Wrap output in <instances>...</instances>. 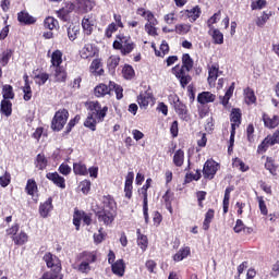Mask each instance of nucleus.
Here are the masks:
<instances>
[{
	"instance_id": "nucleus-1",
	"label": "nucleus",
	"mask_w": 279,
	"mask_h": 279,
	"mask_svg": "<svg viewBox=\"0 0 279 279\" xmlns=\"http://www.w3.org/2000/svg\"><path fill=\"white\" fill-rule=\"evenodd\" d=\"M108 113V107H101L98 101L89 102V112L84 122L85 128L95 132L97 130V123H101L104 119H106V114Z\"/></svg>"
},
{
	"instance_id": "nucleus-2",
	"label": "nucleus",
	"mask_w": 279,
	"mask_h": 279,
	"mask_svg": "<svg viewBox=\"0 0 279 279\" xmlns=\"http://www.w3.org/2000/svg\"><path fill=\"white\" fill-rule=\"evenodd\" d=\"M96 217H98L99 223H104L105 226H110L114 221V217H117V203H114L112 197H102V206L96 213Z\"/></svg>"
},
{
	"instance_id": "nucleus-3",
	"label": "nucleus",
	"mask_w": 279,
	"mask_h": 279,
	"mask_svg": "<svg viewBox=\"0 0 279 279\" xmlns=\"http://www.w3.org/2000/svg\"><path fill=\"white\" fill-rule=\"evenodd\" d=\"M182 63L183 65L180 69L174 66L172 71H174L175 77L179 78L182 88H186V86L191 84V80H193L191 75H189L191 69H193V59H191L189 53L183 54Z\"/></svg>"
},
{
	"instance_id": "nucleus-4",
	"label": "nucleus",
	"mask_w": 279,
	"mask_h": 279,
	"mask_svg": "<svg viewBox=\"0 0 279 279\" xmlns=\"http://www.w3.org/2000/svg\"><path fill=\"white\" fill-rule=\"evenodd\" d=\"M136 45L132 41L130 36L118 35L117 40L113 41V49L121 50L122 56H128L134 51Z\"/></svg>"
},
{
	"instance_id": "nucleus-5",
	"label": "nucleus",
	"mask_w": 279,
	"mask_h": 279,
	"mask_svg": "<svg viewBox=\"0 0 279 279\" xmlns=\"http://www.w3.org/2000/svg\"><path fill=\"white\" fill-rule=\"evenodd\" d=\"M66 121H69V111L66 109L59 110L54 113L51 122V129L54 132H60L63 130L64 125H66Z\"/></svg>"
},
{
	"instance_id": "nucleus-6",
	"label": "nucleus",
	"mask_w": 279,
	"mask_h": 279,
	"mask_svg": "<svg viewBox=\"0 0 279 279\" xmlns=\"http://www.w3.org/2000/svg\"><path fill=\"white\" fill-rule=\"evenodd\" d=\"M172 106L177 112V114L183 120L189 121V109L184 102L180 101L178 96H172Z\"/></svg>"
},
{
	"instance_id": "nucleus-7",
	"label": "nucleus",
	"mask_w": 279,
	"mask_h": 279,
	"mask_svg": "<svg viewBox=\"0 0 279 279\" xmlns=\"http://www.w3.org/2000/svg\"><path fill=\"white\" fill-rule=\"evenodd\" d=\"M217 171H219V163H217L215 160H207L205 162L203 168L204 178H207L208 180H213Z\"/></svg>"
},
{
	"instance_id": "nucleus-8",
	"label": "nucleus",
	"mask_w": 279,
	"mask_h": 279,
	"mask_svg": "<svg viewBox=\"0 0 279 279\" xmlns=\"http://www.w3.org/2000/svg\"><path fill=\"white\" fill-rule=\"evenodd\" d=\"M96 24H97V19L93 14L86 15L82 20V27H83L84 33L87 36H90L93 34V29H95Z\"/></svg>"
},
{
	"instance_id": "nucleus-9",
	"label": "nucleus",
	"mask_w": 279,
	"mask_h": 279,
	"mask_svg": "<svg viewBox=\"0 0 279 279\" xmlns=\"http://www.w3.org/2000/svg\"><path fill=\"white\" fill-rule=\"evenodd\" d=\"M44 260L49 268H53L52 271H62V264L60 259L51 253H47L44 256Z\"/></svg>"
},
{
	"instance_id": "nucleus-10",
	"label": "nucleus",
	"mask_w": 279,
	"mask_h": 279,
	"mask_svg": "<svg viewBox=\"0 0 279 279\" xmlns=\"http://www.w3.org/2000/svg\"><path fill=\"white\" fill-rule=\"evenodd\" d=\"M150 182H151V179H147L146 184L143 186V191H144L143 213H144L145 223H149V206L147 202V189H149Z\"/></svg>"
},
{
	"instance_id": "nucleus-11",
	"label": "nucleus",
	"mask_w": 279,
	"mask_h": 279,
	"mask_svg": "<svg viewBox=\"0 0 279 279\" xmlns=\"http://www.w3.org/2000/svg\"><path fill=\"white\" fill-rule=\"evenodd\" d=\"M47 180H50V182H53L56 186H59V189H66V183L63 177H61L58 172H49L46 174Z\"/></svg>"
},
{
	"instance_id": "nucleus-12",
	"label": "nucleus",
	"mask_w": 279,
	"mask_h": 279,
	"mask_svg": "<svg viewBox=\"0 0 279 279\" xmlns=\"http://www.w3.org/2000/svg\"><path fill=\"white\" fill-rule=\"evenodd\" d=\"M215 99H217V96L210 92H203L197 96V101L198 104H202V106H206V104H213Z\"/></svg>"
},
{
	"instance_id": "nucleus-13",
	"label": "nucleus",
	"mask_w": 279,
	"mask_h": 279,
	"mask_svg": "<svg viewBox=\"0 0 279 279\" xmlns=\"http://www.w3.org/2000/svg\"><path fill=\"white\" fill-rule=\"evenodd\" d=\"M95 1L92 0H77L76 7L83 13L90 12L95 8Z\"/></svg>"
},
{
	"instance_id": "nucleus-14",
	"label": "nucleus",
	"mask_w": 279,
	"mask_h": 279,
	"mask_svg": "<svg viewBox=\"0 0 279 279\" xmlns=\"http://www.w3.org/2000/svg\"><path fill=\"white\" fill-rule=\"evenodd\" d=\"M111 93H112V87L110 86V83H109V86L106 84H100L96 86L94 89V95L96 97H106V95H110Z\"/></svg>"
},
{
	"instance_id": "nucleus-15",
	"label": "nucleus",
	"mask_w": 279,
	"mask_h": 279,
	"mask_svg": "<svg viewBox=\"0 0 279 279\" xmlns=\"http://www.w3.org/2000/svg\"><path fill=\"white\" fill-rule=\"evenodd\" d=\"M112 274L119 276L120 278L125 275V264L123 259H118L116 263L111 265Z\"/></svg>"
},
{
	"instance_id": "nucleus-16",
	"label": "nucleus",
	"mask_w": 279,
	"mask_h": 279,
	"mask_svg": "<svg viewBox=\"0 0 279 279\" xmlns=\"http://www.w3.org/2000/svg\"><path fill=\"white\" fill-rule=\"evenodd\" d=\"M153 96L150 93L144 92L141 93L140 96L137 97V102L140 105V108H144L146 110L147 106L151 104Z\"/></svg>"
},
{
	"instance_id": "nucleus-17",
	"label": "nucleus",
	"mask_w": 279,
	"mask_h": 279,
	"mask_svg": "<svg viewBox=\"0 0 279 279\" xmlns=\"http://www.w3.org/2000/svg\"><path fill=\"white\" fill-rule=\"evenodd\" d=\"M134 182V172H129L125 179L124 193L128 199L132 198V184Z\"/></svg>"
},
{
	"instance_id": "nucleus-18",
	"label": "nucleus",
	"mask_w": 279,
	"mask_h": 279,
	"mask_svg": "<svg viewBox=\"0 0 279 279\" xmlns=\"http://www.w3.org/2000/svg\"><path fill=\"white\" fill-rule=\"evenodd\" d=\"M17 21L24 25H34L36 17L29 15V13L22 11L17 14Z\"/></svg>"
},
{
	"instance_id": "nucleus-19",
	"label": "nucleus",
	"mask_w": 279,
	"mask_h": 279,
	"mask_svg": "<svg viewBox=\"0 0 279 279\" xmlns=\"http://www.w3.org/2000/svg\"><path fill=\"white\" fill-rule=\"evenodd\" d=\"M263 121H264L265 128H269L270 130H272L274 128H278V125H279L278 116H274L272 118H269V116L264 113Z\"/></svg>"
},
{
	"instance_id": "nucleus-20",
	"label": "nucleus",
	"mask_w": 279,
	"mask_h": 279,
	"mask_svg": "<svg viewBox=\"0 0 279 279\" xmlns=\"http://www.w3.org/2000/svg\"><path fill=\"white\" fill-rule=\"evenodd\" d=\"M214 40V45H223V33L217 28H210L208 32Z\"/></svg>"
},
{
	"instance_id": "nucleus-21",
	"label": "nucleus",
	"mask_w": 279,
	"mask_h": 279,
	"mask_svg": "<svg viewBox=\"0 0 279 279\" xmlns=\"http://www.w3.org/2000/svg\"><path fill=\"white\" fill-rule=\"evenodd\" d=\"M241 125V110L233 109L231 112V130H236Z\"/></svg>"
},
{
	"instance_id": "nucleus-22",
	"label": "nucleus",
	"mask_w": 279,
	"mask_h": 279,
	"mask_svg": "<svg viewBox=\"0 0 279 279\" xmlns=\"http://www.w3.org/2000/svg\"><path fill=\"white\" fill-rule=\"evenodd\" d=\"M52 199L48 198L44 204L39 207V214L41 217L47 218L49 213H51L53 206L51 205Z\"/></svg>"
},
{
	"instance_id": "nucleus-23",
	"label": "nucleus",
	"mask_w": 279,
	"mask_h": 279,
	"mask_svg": "<svg viewBox=\"0 0 279 279\" xmlns=\"http://www.w3.org/2000/svg\"><path fill=\"white\" fill-rule=\"evenodd\" d=\"M232 95H234V83L229 86L223 97L220 96V104H222L225 108L228 107Z\"/></svg>"
},
{
	"instance_id": "nucleus-24",
	"label": "nucleus",
	"mask_w": 279,
	"mask_h": 279,
	"mask_svg": "<svg viewBox=\"0 0 279 279\" xmlns=\"http://www.w3.org/2000/svg\"><path fill=\"white\" fill-rule=\"evenodd\" d=\"M191 255V247L185 246L178 251V253L173 256V260L180 263V260H184Z\"/></svg>"
},
{
	"instance_id": "nucleus-25",
	"label": "nucleus",
	"mask_w": 279,
	"mask_h": 279,
	"mask_svg": "<svg viewBox=\"0 0 279 279\" xmlns=\"http://www.w3.org/2000/svg\"><path fill=\"white\" fill-rule=\"evenodd\" d=\"M12 239L15 245H25V243L29 241V236L27 235V233H25V231H21L20 233L12 236Z\"/></svg>"
},
{
	"instance_id": "nucleus-26",
	"label": "nucleus",
	"mask_w": 279,
	"mask_h": 279,
	"mask_svg": "<svg viewBox=\"0 0 279 279\" xmlns=\"http://www.w3.org/2000/svg\"><path fill=\"white\" fill-rule=\"evenodd\" d=\"M95 56V47L92 44H86L81 50V58L87 60V58H93Z\"/></svg>"
},
{
	"instance_id": "nucleus-27",
	"label": "nucleus",
	"mask_w": 279,
	"mask_h": 279,
	"mask_svg": "<svg viewBox=\"0 0 279 279\" xmlns=\"http://www.w3.org/2000/svg\"><path fill=\"white\" fill-rule=\"evenodd\" d=\"M119 62H121V58L119 56H111L107 60V66L110 73H114L117 68L119 66Z\"/></svg>"
},
{
	"instance_id": "nucleus-28",
	"label": "nucleus",
	"mask_w": 279,
	"mask_h": 279,
	"mask_svg": "<svg viewBox=\"0 0 279 279\" xmlns=\"http://www.w3.org/2000/svg\"><path fill=\"white\" fill-rule=\"evenodd\" d=\"M44 27L46 29H50V32H53V29H58V27H60V24L53 16H48L44 21Z\"/></svg>"
},
{
	"instance_id": "nucleus-29",
	"label": "nucleus",
	"mask_w": 279,
	"mask_h": 279,
	"mask_svg": "<svg viewBox=\"0 0 279 279\" xmlns=\"http://www.w3.org/2000/svg\"><path fill=\"white\" fill-rule=\"evenodd\" d=\"M54 82H66V70L62 66L54 68Z\"/></svg>"
},
{
	"instance_id": "nucleus-30",
	"label": "nucleus",
	"mask_w": 279,
	"mask_h": 279,
	"mask_svg": "<svg viewBox=\"0 0 279 279\" xmlns=\"http://www.w3.org/2000/svg\"><path fill=\"white\" fill-rule=\"evenodd\" d=\"M0 112L4 117H10L12 114V101L3 99L0 105Z\"/></svg>"
},
{
	"instance_id": "nucleus-31",
	"label": "nucleus",
	"mask_w": 279,
	"mask_h": 279,
	"mask_svg": "<svg viewBox=\"0 0 279 279\" xmlns=\"http://www.w3.org/2000/svg\"><path fill=\"white\" fill-rule=\"evenodd\" d=\"M48 162L49 161L47 160V157H45V155L38 154L36 157L35 167L40 171H44V169H47Z\"/></svg>"
},
{
	"instance_id": "nucleus-32",
	"label": "nucleus",
	"mask_w": 279,
	"mask_h": 279,
	"mask_svg": "<svg viewBox=\"0 0 279 279\" xmlns=\"http://www.w3.org/2000/svg\"><path fill=\"white\" fill-rule=\"evenodd\" d=\"M157 25H158V21L156 20L155 16H153V22L147 21V23L145 25V29L149 36H157V33H156Z\"/></svg>"
},
{
	"instance_id": "nucleus-33",
	"label": "nucleus",
	"mask_w": 279,
	"mask_h": 279,
	"mask_svg": "<svg viewBox=\"0 0 279 279\" xmlns=\"http://www.w3.org/2000/svg\"><path fill=\"white\" fill-rule=\"evenodd\" d=\"M73 171L75 175H88V169L86 168V165L82 162L74 163Z\"/></svg>"
},
{
	"instance_id": "nucleus-34",
	"label": "nucleus",
	"mask_w": 279,
	"mask_h": 279,
	"mask_svg": "<svg viewBox=\"0 0 279 279\" xmlns=\"http://www.w3.org/2000/svg\"><path fill=\"white\" fill-rule=\"evenodd\" d=\"M51 64L53 69L62 64V51L56 50L51 56Z\"/></svg>"
},
{
	"instance_id": "nucleus-35",
	"label": "nucleus",
	"mask_w": 279,
	"mask_h": 279,
	"mask_svg": "<svg viewBox=\"0 0 279 279\" xmlns=\"http://www.w3.org/2000/svg\"><path fill=\"white\" fill-rule=\"evenodd\" d=\"M137 245L138 247H141L142 252H145V250H147V245H148V240H147V235H143L141 234V229L137 230Z\"/></svg>"
},
{
	"instance_id": "nucleus-36",
	"label": "nucleus",
	"mask_w": 279,
	"mask_h": 279,
	"mask_svg": "<svg viewBox=\"0 0 279 279\" xmlns=\"http://www.w3.org/2000/svg\"><path fill=\"white\" fill-rule=\"evenodd\" d=\"M213 219H215V210L208 209L205 215V220L203 222V230H208L210 228Z\"/></svg>"
},
{
	"instance_id": "nucleus-37",
	"label": "nucleus",
	"mask_w": 279,
	"mask_h": 279,
	"mask_svg": "<svg viewBox=\"0 0 279 279\" xmlns=\"http://www.w3.org/2000/svg\"><path fill=\"white\" fill-rule=\"evenodd\" d=\"M25 86L22 88L24 93V101H29L32 99V86H29L28 76H24Z\"/></svg>"
},
{
	"instance_id": "nucleus-38",
	"label": "nucleus",
	"mask_w": 279,
	"mask_h": 279,
	"mask_svg": "<svg viewBox=\"0 0 279 279\" xmlns=\"http://www.w3.org/2000/svg\"><path fill=\"white\" fill-rule=\"evenodd\" d=\"M173 163L175 167H182L184 165V150L179 149L174 153Z\"/></svg>"
},
{
	"instance_id": "nucleus-39",
	"label": "nucleus",
	"mask_w": 279,
	"mask_h": 279,
	"mask_svg": "<svg viewBox=\"0 0 279 279\" xmlns=\"http://www.w3.org/2000/svg\"><path fill=\"white\" fill-rule=\"evenodd\" d=\"M78 35H80V26L70 25L68 28L69 40H71V41L76 40Z\"/></svg>"
},
{
	"instance_id": "nucleus-40",
	"label": "nucleus",
	"mask_w": 279,
	"mask_h": 279,
	"mask_svg": "<svg viewBox=\"0 0 279 279\" xmlns=\"http://www.w3.org/2000/svg\"><path fill=\"white\" fill-rule=\"evenodd\" d=\"M25 191L28 195H34L36 191H38V185L36 184V180L34 179H28L26 183Z\"/></svg>"
},
{
	"instance_id": "nucleus-41",
	"label": "nucleus",
	"mask_w": 279,
	"mask_h": 279,
	"mask_svg": "<svg viewBox=\"0 0 279 279\" xmlns=\"http://www.w3.org/2000/svg\"><path fill=\"white\" fill-rule=\"evenodd\" d=\"M92 73H96L97 75H104V69H101V61L95 59L90 64Z\"/></svg>"
},
{
	"instance_id": "nucleus-42",
	"label": "nucleus",
	"mask_w": 279,
	"mask_h": 279,
	"mask_svg": "<svg viewBox=\"0 0 279 279\" xmlns=\"http://www.w3.org/2000/svg\"><path fill=\"white\" fill-rule=\"evenodd\" d=\"M2 97L3 99L8 100L9 99H14V89L12 88L11 85H4L2 88Z\"/></svg>"
},
{
	"instance_id": "nucleus-43",
	"label": "nucleus",
	"mask_w": 279,
	"mask_h": 279,
	"mask_svg": "<svg viewBox=\"0 0 279 279\" xmlns=\"http://www.w3.org/2000/svg\"><path fill=\"white\" fill-rule=\"evenodd\" d=\"M10 58H12V49H7L0 54V64L2 66H8V62H10Z\"/></svg>"
},
{
	"instance_id": "nucleus-44",
	"label": "nucleus",
	"mask_w": 279,
	"mask_h": 279,
	"mask_svg": "<svg viewBox=\"0 0 279 279\" xmlns=\"http://www.w3.org/2000/svg\"><path fill=\"white\" fill-rule=\"evenodd\" d=\"M39 279H62V274H60V270H49Z\"/></svg>"
},
{
	"instance_id": "nucleus-45",
	"label": "nucleus",
	"mask_w": 279,
	"mask_h": 279,
	"mask_svg": "<svg viewBox=\"0 0 279 279\" xmlns=\"http://www.w3.org/2000/svg\"><path fill=\"white\" fill-rule=\"evenodd\" d=\"M272 144L269 141V137L267 136L257 147V154H265L269 147H271Z\"/></svg>"
},
{
	"instance_id": "nucleus-46",
	"label": "nucleus",
	"mask_w": 279,
	"mask_h": 279,
	"mask_svg": "<svg viewBox=\"0 0 279 279\" xmlns=\"http://www.w3.org/2000/svg\"><path fill=\"white\" fill-rule=\"evenodd\" d=\"M218 73H219V68H217L216 65H211L208 70V82L209 84H213V82H216L217 77H218Z\"/></svg>"
},
{
	"instance_id": "nucleus-47",
	"label": "nucleus",
	"mask_w": 279,
	"mask_h": 279,
	"mask_svg": "<svg viewBox=\"0 0 279 279\" xmlns=\"http://www.w3.org/2000/svg\"><path fill=\"white\" fill-rule=\"evenodd\" d=\"M244 95L246 104H256V95H254V90H252L250 87L244 89Z\"/></svg>"
},
{
	"instance_id": "nucleus-48",
	"label": "nucleus",
	"mask_w": 279,
	"mask_h": 279,
	"mask_svg": "<svg viewBox=\"0 0 279 279\" xmlns=\"http://www.w3.org/2000/svg\"><path fill=\"white\" fill-rule=\"evenodd\" d=\"M155 53L159 58H165V56H167V53H169V44H167V41H162L160 45V51L155 50Z\"/></svg>"
},
{
	"instance_id": "nucleus-49",
	"label": "nucleus",
	"mask_w": 279,
	"mask_h": 279,
	"mask_svg": "<svg viewBox=\"0 0 279 279\" xmlns=\"http://www.w3.org/2000/svg\"><path fill=\"white\" fill-rule=\"evenodd\" d=\"M111 93L114 90L117 99H123V87L116 85L113 82H110Z\"/></svg>"
},
{
	"instance_id": "nucleus-50",
	"label": "nucleus",
	"mask_w": 279,
	"mask_h": 279,
	"mask_svg": "<svg viewBox=\"0 0 279 279\" xmlns=\"http://www.w3.org/2000/svg\"><path fill=\"white\" fill-rule=\"evenodd\" d=\"M137 14L140 16H144L146 21H150V23H154V13H151V11H146L145 9H138Z\"/></svg>"
},
{
	"instance_id": "nucleus-51",
	"label": "nucleus",
	"mask_w": 279,
	"mask_h": 279,
	"mask_svg": "<svg viewBox=\"0 0 279 279\" xmlns=\"http://www.w3.org/2000/svg\"><path fill=\"white\" fill-rule=\"evenodd\" d=\"M122 73L125 80H132L134 77V68L132 65H124Z\"/></svg>"
},
{
	"instance_id": "nucleus-52",
	"label": "nucleus",
	"mask_w": 279,
	"mask_h": 279,
	"mask_svg": "<svg viewBox=\"0 0 279 279\" xmlns=\"http://www.w3.org/2000/svg\"><path fill=\"white\" fill-rule=\"evenodd\" d=\"M175 32L177 34H189V32H191V25L189 24H178L175 26Z\"/></svg>"
},
{
	"instance_id": "nucleus-53",
	"label": "nucleus",
	"mask_w": 279,
	"mask_h": 279,
	"mask_svg": "<svg viewBox=\"0 0 279 279\" xmlns=\"http://www.w3.org/2000/svg\"><path fill=\"white\" fill-rule=\"evenodd\" d=\"M219 19H221V11H218L217 13H215V14L207 21V25H208L209 29H215V27H213V25H215V23H217V21H219Z\"/></svg>"
},
{
	"instance_id": "nucleus-54",
	"label": "nucleus",
	"mask_w": 279,
	"mask_h": 279,
	"mask_svg": "<svg viewBox=\"0 0 279 279\" xmlns=\"http://www.w3.org/2000/svg\"><path fill=\"white\" fill-rule=\"evenodd\" d=\"M268 21H269V14L264 12L263 15L257 19L256 26L265 27V23H267Z\"/></svg>"
},
{
	"instance_id": "nucleus-55",
	"label": "nucleus",
	"mask_w": 279,
	"mask_h": 279,
	"mask_svg": "<svg viewBox=\"0 0 279 279\" xmlns=\"http://www.w3.org/2000/svg\"><path fill=\"white\" fill-rule=\"evenodd\" d=\"M36 83L39 84V86H43L44 84L47 83V80H49V74L47 73H41L35 76Z\"/></svg>"
},
{
	"instance_id": "nucleus-56",
	"label": "nucleus",
	"mask_w": 279,
	"mask_h": 279,
	"mask_svg": "<svg viewBox=\"0 0 279 279\" xmlns=\"http://www.w3.org/2000/svg\"><path fill=\"white\" fill-rule=\"evenodd\" d=\"M199 14H202V11H199V9L195 7L194 9L189 11V19H191V21H197V19H199Z\"/></svg>"
},
{
	"instance_id": "nucleus-57",
	"label": "nucleus",
	"mask_w": 279,
	"mask_h": 279,
	"mask_svg": "<svg viewBox=\"0 0 279 279\" xmlns=\"http://www.w3.org/2000/svg\"><path fill=\"white\" fill-rule=\"evenodd\" d=\"M78 271H81V274H88V271H90V264L86 260H83L78 265Z\"/></svg>"
},
{
	"instance_id": "nucleus-58",
	"label": "nucleus",
	"mask_w": 279,
	"mask_h": 279,
	"mask_svg": "<svg viewBox=\"0 0 279 279\" xmlns=\"http://www.w3.org/2000/svg\"><path fill=\"white\" fill-rule=\"evenodd\" d=\"M234 191V187H227L225 191L223 206H230V193Z\"/></svg>"
},
{
	"instance_id": "nucleus-59",
	"label": "nucleus",
	"mask_w": 279,
	"mask_h": 279,
	"mask_svg": "<svg viewBox=\"0 0 279 279\" xmlns=\"http://www.w3.org/2000/svg\"><path fill=\"white\" fill-rule=\"evenodd\" d=\"M117 29H118L117 24L114 23L109 24L106 29L107 38H112V35L114 34V32H117Z\"/></svg>"
},
{
	"instance_id": "nucleus-60",
	"label": "nucleus",
	"mask_w": 279,
	"mask_h": 279,
	"mask_svg": "<svg viewBox=\"0 0 279 279\" xmlns=\"http://www.w3.org/2000/svg\"><path fill=\"white\" fill-rule=\"evenodd\" d=\"M244 229H245V225L243 223V220L238 219L233 228L234 232L239 234L240 232H243Z\"/></svg>"
},
{
	"instance_id": "nucleus-61",
	"label": "nucleus",
	"mask_w": 279,
	"mask_h": 279,
	"mask_svg": "<svg viewBox=\"0 0 279 279\" xmlns=\"http://www.w3.org/2000/svg\"><path fill=\"white\" fill-rule=\"evenodd\" d=\"M59 172L62 173V175H69V173H71V167L66 163H61Z\"/></svg>"
},
{
	"instance_id": "nucleus-62",
	"label": "nucleus",
	"mask_w": 279,
	"mask_h": 279,
	"mask_svg": "<svg viewBox=\"0 0 279 279\" xmlns=\"http://www.w3.org/2000/svg\"><path fill=\"white\" fill-rule=\"evenodd\" d=\"M19 223L13 225L11 228L7 229V234L9 236H14L15 234H19Z\"/></svg>"
},
{
	"instance_id": "nucleus-63",
	"label": "nucleus",
	"mask_w": 279,
	"mask_h": 279,
	"mask_svg": "<svg viewBox=\"0 0 279 279\" xmlns=\"http://www.w3.org/2000/svg\"><path fill=\"white\" fill-rule=\"evenodd\" d=\"M270 145H279V130L276 131L271 136H268Z\"/></svg>"
},
{
	"instance_id": "nucleus-64",
	"label": "nucleus",
	"mask_w": 279,
	"mask_h": 279,
	"mask_svg": "<svg viewBox=\"0 0 279 279\" xmlns=\"http://www.w3.org/2000/svg\"><path fill=\"white\" fill-rule=\"evenodd\" d=\"M258 204H259V210L262 215H267V205L265 204V201L263 197H258Z\"/></svg>"
}]
</instances>
